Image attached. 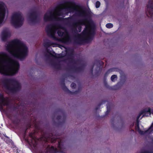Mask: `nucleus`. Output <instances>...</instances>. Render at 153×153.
I'll return each mask as SVG.
<instances>
[{
  "instance_id": "nucleus-1",
  "label": "nucleus",
  "mask_w": 153,
  "mask_h": 153,
  "mask_svg": "<svg viewBox=\"0 0 153 153\" xmlns=\"http://www.w3.org/2000/svg\"><path fill=\"white\" fill-rule=\"evenodd\" d=\"M74 11L78 16L85 17L86 16L85 11L76 6L61 4L56 7L54 10L48 11L44 15V20L45 21H61L65 15Z\"/></svg>"
},
{
  "instance_id": "nucleus-2",
  "label": "nucleus",
  "mask_w": 153,
  "mask_h": 153,
  "mask_svg": "<svg viewBox=\"0 0 153 153\" xmlns=\"http://www.w3.org/2000/svg\"><path fill=\"white\" fill-rule=\"evenodd\" d=\"M85 25V28L81 34H77L75 37L76 42L79 44L88 42L93 39L94 34L95 26L91 19H82L74 24V27L78 28L80 32L82 30V25Z\"/></svg>"
},
{
  "instance_id": "nucleus-3",
  "label": "nucleus",
  "mask_w": 153,
  "mask_h": 153,
  "mask_svg": "<svg viewBox=\"0 0 153 153\" xmlns=\"http://www.w3.org/2000/svg\"><path fill=\"white\" fill-rule=\"evenodd\" d=\"M45 30L48 35L54 40L66 44L71 42V38L65 28L51 24L46 27Z\"/></svg>"
},
{
  "instance_id": "nucleus-4",
  "label": "nucleus",
  "mask_w": 153,
  "mask_h": 153,
  "mask_svg": "<svg viewBox=\"0 0 153 153\" xmlns=\"http://www.w3.org/2000/svg\"><path fill=\"white\" fill-rule=\"evenodd\" d=\"M5 53L0 52V73L6 75H14L18 71L19 67V62L12 59L7 60L2 57H7Z\"/></svg>"
},
{
  "instance_id": "nucleus-5",
  "label": "nucleus",
  "mask_w": 153,
  "mask_h": 153,
  "mask_svg": "<svg viewBox=\"0 0 153 153\" xmlns=\"http://www.w3.org/2000/svg\"><path fill=\"white\" fill-rule=\"evenodd\" d=\"M3 83L5 88L10 93L13 94H16L21 89L20 84L14 79H5L3 81Z\"/></svg>"
},
{
  "instance_id": "nucleus-6",
  "label": "nucleus",
  "mask_w": 153,
  "mask_h": 153,
  "mask_svg": "<svg viewBox=\"0 0 153 153\" xmlns=\"http://www.w3.org/2000/svg\"><path fill=\"white\" fill-rule=\"evenodd\" d=\"M42 137L46 142H51V143H57L58 147L59 149L60 153H63V149H65L64 143L62 140H58L56 136L53 135L52 133H45L43 134Z\"/></svg>"
},
{
  "instance_id": "nucleus-7",
  "label": "nucleus",
  "mask_w": 153,
  "mask_h": 153,
  "mask_svg": "<svg viewBox=\"0 0 153 153\" xmlns=\"http://www.w3.org/2000/svg\"><path fill=\"white\" fill-rule=\"evenodd\" d=\"M13 57L22 60L27 56L28 48H6Z\"/></svg>"
},
{
  "instance_id": "nucleus-8",
  "label": "nucleus",
  "mask_w": 153,
  "mask_h": 153,
  "mask_svg": "<svg viewBox=\"0 0 153 153\" xmlns=\"http://www.w3.org/2000/svg\"><path fill=\"white\" fill-rule=\"evenodd\" d=\"M24 19L19 12L13 13L11 18V23L16 27L21 26L23 24Z\"/></svg>"
},
{
  "instance_id": "nucleus-9",
  "label": "nucleus",
  "mask_w": 153,
  "mask_h": 153,
  "mask_svg": "<svg viewBox=\"0 0 153 153\" xmlns=\"http://www.w3.org/2000/svg\"><path fill=\"white\" fill-rule=\"evenodd\" d=\"M103 65L104 63L102 61L100 60H96L94 65L92 66L91 70V73H93V68L94 66L95 65L96 67L95 70V75L97 76H99L101 73Z\"/></svg>"
},
{
  "instance_id": "nucleus-10",
  "label": "nucleus",
  "mask_w": 153,
  "mask_h": 153,
  "mask_svg": "<svg viewBox=\"0 0 153 153\" xmlns=\"http://www.w3.org/2000/svg\"><path fill=\"white\" fill-rule=\"evenodd\" d=\"M6 48H26L19 40L15 39L8 42Z\"/></svg>"
},
{
  "instance_id": "nucleus-11",
  "label": "nucleus",
  "mask_w": 153,
  "mask_h": 153,
  "mask_svg": "<svg viewBox=\"0 0 153 153\" xmlns=\"http://www.w3.org/2000/svg\"><path fill=\"white\" fill-rule=\"evenodd\" d=\"M10 103L8 97H4L3 93H0V110L3 109L4 106H9Z\"/></svg>"
},
{
  "instance_id": "nucleus-12",
  "label": "nucleus",
  "mask_w": 153,
  "mask_h": 153,
  "mask_svg": "<svg viewBox=\"0 0 153 153\" xmlns=\"http://www.w3.org/2000/svg\"><path fill=\"white\" fill-rule=\"evenodd\" d=\"M65 52L66 55L70 57L69 59L71 62L73 63L74 64H76V62H80L81 60L80 59H77V60H75L73 58L74 55V51L75 48H65Z\"/></svg>"
},
{
  "instance_id": "nucleus-13",
  "label": "nucleus",
  "mask_w": 153,
  "mask_h": 153,
  "mask_svg": "<svg viewBox=\"0 0 153 153\" xmlns=\"http://www.w3.org/2000/svg\"><path fill=\"white\" fill-rule=\"evenodd\" d=\"M65 79L62 78V79L60 85L62 87V89L65 92H67L68 94L73 95L74 94H76L78 93L81 90V89L80 88H79L78 90L74 92H72L69 90L68 88L65 85Z\"/></svg>"
},
{
  "instance_id": "nucleus-14",
  "label": "nucleus",
  "mask_w": 153,
  "mask_h": 153,
  "mask_svg": "<svg viewBox=\"0 0 153 153\" xmlns=\"http://www.w3.org/2000/svg\"><path fill=\"white\" fill-rule=\"evenodd\" d=\"M6 6L2 2H0V26L2 24L6 13Z\"/></svg>"
},
{
  "instance_id": "nucleus-15",
  "label": "nucleus",
  "mask_w": 153,
  "mask_h": 153,
  "mask_svg": "<svg viewBox=\"0 0 153 153\" xmlns=\"http://www.w3.org/2000/svg\"><path fill=\"white\" fill-rule=\"evenodd\" d=\"M36 130L29 133V136L25 139V140L29 144H33L36 142V137L35 136Z\"/></svg>"
},
{
  "instance_id": "nucleus-16",
  "label": "nucleus",
  "mask_w": 153,
  "mask_h": 153,
  "mask_svg": "<svg viewBox=\"0 0 153 153\" xmlns=\"http://www.w3.org/2000/svg\"><path fill=\"white\" fill-rule=\"evenodd\" d=\"M149 9L153 10V2L152 0H149L148 4L147 5V8L146 10V13L147 16L148 17L149 16L152 17L153 16V11L152 10H150Z\"/></svg>"
},
{
  "instance_id": "nucleus-17",
  "label": "nucleus",
  "mask_w": 153,
  "mask_h": 153,
  "mask_svg": "<svg viewBox=\"0 0 153 153\" xmlns=\"http://www.w3.org/2000/svg\"><path fill=\"white\" fill-rule=\"evenodd\" d=\"M44 46L46 48H48L49 47H58L59 48H61V47H64L63 46L60 45L56 43H54L49 40H47L44 42Z\"/></svg>"
},
{
  "instance_id": "nucleus-18",
  "label": "nucleus",
  "mask_w": 153,
  "mask_h": 153,
  "mask_svg": "<svg viewBox=\"0 0 153 153\" xmlns=\"http://www.w3.org/2000/svg\"><path fill=\"white\" fill-rule=\"evenodd\" d=\"M38 17L35 12L33 11L30 13L29 18V21L30 23H35L38 21Z\"/></svg>"
},
{
  "instance_id": "nucleus-19",
  "label": "nucleus",
  "mask_w": 153,
  "mask_h": 153,
  "mask_svg": "<svg viewBox=\"0 0 153 153\" xmlns=\"http://www.w3.org/2000/svg\"><path fill=\"white\" fill-rule=\"evenodd\" d=\"M85 67V65L84 64H82L81 66L78 67L75 66L72 67L70 68V69L74 72H80L83 71Z\"/></svg>"
},
{
  "instance_id": "nucleus-20",
  "label": "nucleus",
  "mask_w": 153,
  "mask_h": 153,
  "mask_svg": "<svg viewBox=\"0 0 153 153\" xmlns=\"http://www.w3.org/2000/svg\"><path fill=\"white\" fill-rule=\"evenodd\" d=\"M10 32L7 30H3L1 35V38L2 40L3 41H5L7 38L10 36Z\"/></svg>"
},
{
  "instance_id": "nucleus-21",
  "label": "nucleus",
  "mask_w": 153,
  "mask_h": 153,
  "mask_svg": "<svg viewBox=\"0 0 153 153\" xmlns=\"http://www.w3.org/2000/svg\"><path fill=\"white\" fill-rule=\"evenodd\" d=\"M146 112H149V114H150V108H146L140 112L137 117L136 120L137 123L136 124H139V118L142 114H144V113H145Z\"/></svg>"
},
{
  "instance_id": "nucleus-22",
  "label": "nucleus",
  "mask_w": 153,
  "mask_h": 153,
  "mask_svg": "<svg viewBox=\"0 0 153 153\" xmlns=\"http://www.w3.org/2000/svg\"><path fill=\"white\" fill-rule=\"evenodd\" d=\"M50 63L51 65L53 66L54 68L59 70L61 69V67L59 64L57 63L52 60L51 61Z\"/></svg>"
},
{
  "instance_id": "nucleus-23",
  "label": "nucleus",
  "mask_w": 153,
  "mask_h": 153,
  "mask_svg": "<svg viewBox=\"0 0 153 153\" xmlns=\"http://www.w3.org/2000/svg\"><path fill=\"white\" fill-rule=\"evenodd\" d=\"M7 117L11 121L13 124L15 125H17L19 123V120L17 118L13 119L12 116L11 114H9L7 116Z\"/></svg>"
},
{
  "instance_id": "nucleus-24",
  "label": "nucleus",
  "mask_w": 153,
  "mask_h": 153,
  "mask_svg": "<svg viewBox=\"0 0 153 153\" xmlns=\"http://www.w3.org/2000/svg\"><path fill=\"white\" fill-rule=\"evenodd\" d=\"M54 55L51 53H50V54L53 57H55L56 58H62L64 57V56H63L62 55V54H57V53H55V52H53Z\"/></svg>"
},
{
  "instance_id": "nucleus-25",
  "label": "nucleus",
  "mask_w": 153,
  "mask_h": 153,
  "mask_svg": "<svg viewBox=\"0 0 153 153\" xmlns=\"http://www.w3.org/2000/svg\"><path fill=\"white\" fill-rule=\"evenodd\" d=\"M62 117V120L61 121L59 122L58 123L59 125H62L65 122L66 119V117L64 114H63Z\"/></svg>"
},
{
  "instance_id": "nucleus-26",
  "label": "nucleus",
  "mask_w": 153,
  "mask_h": 153,
  "mask_svg": "<svg viewBox=\"0 0 153 153\" xmlns=\"http://www.w3.org/2000/svg\"><path fill=\"white\" fill-rule=\"evenodd\" d=\"M50 150L52 152L54 153H57L59 152V151L54 146H52L50 148Z\"/></svg>"
},
{
  "instance_id": "nucleus-27",
  "label": "nucleus",
  "mask_w": 153,
  "mask_h": 153,
  "mask_svg": "<svg viewBox=\"0 0 153 153\" xmlns=\"http://www.w3.org/2000/svg\"><path fill=\"white\" fill-rule=\"evenodd\" d=\"M138 131L139 133L141 135H144L146 133H149V130L148 129L145 131H144L141 130L140 129L138 130Z\"/></svg>"
},
{
  "instance_id": "nucleus-28",
  "label": "nucleus",
  "mask_w": 153,
  "mask_h": 153,
  "mask_svg": "<svg viewBox=\"0 0 153 153\" xmlns=\"http://www.w3.org/2000/svg\"><path fill=\"white\" fill-rule=\"evenodd\" d=\"M67 23L70 24L73 21V17L71 16L65 19Z\"/></svg>"
},
{
  "instance_id": "nucleus-29",
  "label": "nucleus",
  "mask_w": 153,
  "mask_h": 153,
  "mask_svg": "<svg viewBox=\"0 0 153 153\" xmlns=\"http://www.w3.org/2000/svg\"><path fill=\"white\" fill-rule=\"evenodd\" d=\"M113 26V25L111 23H108L106 25V27L108 28H112Z\"/></svg>"
},
{
  "instance_id": "nucleus-30",
  "label": "nucleus",
  "mask_w": 153,
  "mask_h": 153,
  "mask_svg": "<svg viewBox=\"0 0 153 153\" xmlns=\"http://www.w3.org/2000/svg\"><path fill=\"white\" fill-rule=\"evenodd\" d=\"M120 83H118L117 85H116L114 86V88H113L114 90L118 89L120 88V86H119Z\"/></svg>"
},
{
  "instance_id": "nucleus-31",
  "label": "nucleus",
  "mask_w": 153,
  "mask_h": 153,
  "mask_svg": "<svg viewBox=\"0 0 153 153\" xmlns=\"http://www.w3.org/2000/svg\"><path fill=\"white\" fill-rule=\"evenodd\" d=\"M117 78V76L116 75H112L111 77V81L113 82L114 81V79Z\"/></svg>"
},
{
  "instance_id": "nucleus-32",
  "label": "nucleus",
  "mask_w": 153,
  "mask_h": 153,
  "mask_svg": "<svg viewBox=\"0 0 153 153\" xmlns=\"http://www.w3.org/2000/svg\"><path fill=\"white\" fill-rule=\"evenodd\" d=\"M147 113H148L149 115H150L151 113H152L153 114V109H152L151 110L150 109V114H149V112H146L145 113H144V114L143 115V117L144 116H148V115H146V114Z\"/></svg>"
},
{
  "instance_id": "nucleus-33",
  "label": "nucleus",
  "mask_w": 153,
  "mask_h": 153,
  "mask_svg": "<svg viewBox=\"0 0 153 153\" xmlns=\"http://www.w3.org/2000/svg\"><path fill=\"white\" fill-rule=\"evenodd\" d=\"M71 86L72 88H75L76 87V84L75 83L72 82L71 84Z\"/></svg>"
},
{
  "instance_id": "nucleus-34",
  "label": "nucleus",
  "mask_w": 153,
  "mask_h": 153,
  "mask_svg": "<svg viewBox=\"0 0 153 153\" xmlns=\"http://www.w3.org/2000/svg\"><path fill=\"white\" fill-rule=\"evenodd\" d=\"M100 5V3L99 1H97L96 3V7L97 8L99 7Z\"/></svg>"
},
{
  "instance_id": "nucleus-35",
  "label": "nucleus",
  "mask_w": 153,
  "mask_h": 153,
  "mask_svg": "<svg viewBox=\"0 0 153 153\" xmlns=\"http://www.w3.org/2000/svg\"><path fill=\"white\" fill-rule=\"evenodd\" d=\"M6 143H10L12 140L8 137H7Z\"/></svg>"
},
{
  "instance_id": "nucleus-36",
  "label": "nucleus",
  "mask_w": 153,
  "mask_h": 153,
  "mask_svg": "<svg viewBox=\"0 0 153 153\" xmlns=\"http://www.w3.org/2000/svg\"><path fill=\"white\" fill-rule=\"evenodd\" d=\"M135 129L138 131L140 129L139 124H136L135 126Z\"/></svg>"
},
{
  "instance_id": "nucleus-37",
  "label": "nucleus",
  "mask_w": 153,
  "mask_h": 153,
  "mask_svg": "<svg viewBox=\"0 0 153 153\" xmlns=\"http://www.w3.org/2000/svg\"><path fill=\"white\" fill-rule=\"evenodd\" d=\"M101 105V104H100L98 106L96 107V108H95V110L96 111H97L99 108H100V106Z\"/></svg>"
},
{
  "instance_id": "nucleus-38",
  "label": "nucleus",
  "mask_w": 153,
  "mask_h": 153,
  "mask_svg": "<svg viewBox=\"0 0 153 153\" xmlns=\"http://www.w3.org/2000/svg\"><path fill=\"white\" fill-rule=\"evenodd\" d=\"M61 117H62L61 116L59 115V116H57V117H56V119L57 120H59L61 119Z\"/></svg>"
},
{
  "instance_id": "nucleus-39",
  "label": "nucleus",
  "mask_w": 153,
  "mask_h": 153,
  "mask_svg": "<svg viewBox=\"0 0 153 153\" xmlns=\"http://www.w3.org/2000/svg\"><path fill=\"white\" fill-rule=\"evenodd\" d=\"M107 110L106 111V116L107 115V114H108L109 112V110L108 107V106H107Z\"/></svg>"
},
{
  "instance_id": "nucleus-40",
  "label": "nucleus",
  "mask_w": 153,
  "mask_h": 153,
  "mask_svg": "<svg viewBox=\"0 0 153 153\" xmlns=\"http://www.w3.org/2000/svg\"><path fill=\"white\" fill-rule=\"evenodd\" d=\"M103 83L104 85H105V74L104 75Z\"/></svg>"
},
{
  "instance_id": "nucleus-41",
  "label": "nucleus",
  "mask_w": 153,
  "mask_h": 153,
  "mask_svg": "<svg viewBox=\"0 0 153 153\" xmlns=\"http://www.w3.org/2000/svg\"><path fill=\"white\" fill-rule=\"evenodd\" d=\"M13 110L15 111L17 109V108L16 106H13Z\"/></svg>"
},
{
  "instance_id": "nucleus-42",
  "label": "nucleus",
  "mask_w": 153,
  "mask_h": 153,
  "mask_svg": "<svg viewBox=\"0 0 153 153\" xmlns=\"http://www.w3.org/2000/svg\"><path fill=\"white\" fill-rule=\"evenodd\" d=\"M31 125L30 124H29L27 125V128H28V129L31 127Z\"/></svg>"
},
{
  "instance_id": "nucleus-43",
  "label": "nucleus",
  "mask_w": 153,
  "mask_h": 153,
  "mask_svg": "<svg viewBox=\"0 0 153 153\" xmlns=\"http://www.w3.org/2000/svg\"><path fill=\"white\" fill-rule=\"evenodd\" d=\"M152 153V152L150 151H145L143 152V153Z\"/></svg>"
},
{
  "instance_id": "nucleus-44",
  "label": "nucleus",
  "mask_w": 153,
  "mask_h": 153,
  "mask_svg": "<svg viewBox=\"0 0 153 153\" xmlns=\"http://www.w3.org/2000/svg\"><path fill=\"white\" fill-rule=\"evenodd\" d=\"M28 129V128H27V127L26 128L25 130V134H26L27 131Z\"/></svg>"
},
{
  "instance_id": "nucleus-45",
  "label": "nucleus",
  "mask_w": 153,
  "mask_h": 153,
  "mask_svg": "<svg viewBox=\"0 0 153 153\" xmlns=\"http://www.w3.org/2000/svg\"><path fill=\"white\" fill-rule=\"evenodd\" d=\"M112 70H113V69H110L109 70V71H112Z\"/></svg>"
},
{
  "instance_id": "nucleus-46",
  "label": "nucleus",
  "mask_w": 153,
  "mask_h": 153,
  "mask_svg": "<svg viewBox=\"0 0 153 153\" xmlns=\"http://www.w3.org/2000/svg\"><path fill=\"white\" fill-rule=\"evenodd\" d=\"M105 85H106V88L107 87L108 84H107V83L106 82Z\"/></svg>"
},
{
  "instance_id": "nucleus-47",
  "label": "nucleus",
  "mask_w": 153,
  "mask_h": 153,
  "mask_svg": "<svg viewBox=\"0 0 153 153\" xmlns=\"http://www.w3.org/2000/svg\"><path fill=\"white\" fill-rule=\"evenodd\" d=\"M134 124L133 123V124L131 125V126H134Z\"/></svg>"
},
{
  "instance_id": "nucleus-48",
  "label": "nucleus",
  "mask_w": 153,
  "mask_h": 153,
  "mask_svg": "<svg viewBox=\"0 0 153 153\" xmlns=\"http://www.w3.org/2000/svg\"><path fill=\"white\" fill-rule=\"evenodd\" d=\"M131 131H134V130L133 129H131Z\"/></svg>"
},
{
  "instance_id": "nucleus-49",
  "label": "nucleus",
  "mask_w": 153,
  "mask_h": 153,
  "mask_svg": "<svg viewBox=\"0 0 153 153\" xmlns=\"http://www.w3.org/2000/svg\"><path fill=\"white\" fill-rule=\"evenodd\" d=\"M46 50H48L49 48H46Z\"/></svg>"
},
{
  "instance_id": "nucleus-50",
  "label": "nucleus",
  "mask_w": 153,
  "mask_h": 153,
  "mask_svg": "<svg viewBox=\"0 0 153 153\" xmlns=\"http://www.w3.org/2000/svg\"><path fill=\"white\" fill-rule=\"evenodd\" d=\"M106 62V63H107V61L106 60V62Z\"/></svg>"
}]
</instances>
